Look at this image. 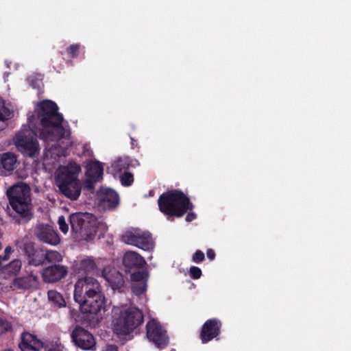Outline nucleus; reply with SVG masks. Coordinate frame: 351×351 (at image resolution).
Listing matches in <instances>:
<instances>
[{"label":"nucleus","mask_w":351,"mask_h":351,"mask_svg":"<svg viewBox=\"0 0 351 351\" xmlns=\"http://www.w3.org/2000/svg\"><path fill=\"white\" fill-rule=\"evenodd\" d=\"M56 103L51 100H43L38 103L36 114L43 128L38 136L45 141H58L69 135L63 126L64 118L58 112Z\"/></svg>","instance_id":"1"},{"label":"nucleus","mask_w":351,"mask_h":351,"mask_svg":"<svg viewBox=\"0 0 351 351\" xmlns=\"http://www.w3.org/2000/svg\"><path fill=\"white\" fill-rule=\"evenodd\" d=\"M81 167L75 162H69L59 169L56 178L60 193L72 201L77 200L82 191V184L77 178Z\"/></svg>","instance_id":"2"},{"label":"nucleus","mask_w":351,"mask_h":351,"mask_svg":"<svg viewBox=\"0 0 351 351\" xmlns=\"http://www.w3.org/2000/svg\"><path fill=\"white\" fill-rule=\"evenodd\" d=\"M159 210L167 216L181 217L193 208L190 199L182 191L177 189L162 193L158 199Z\"/></svg>","instance_id":"3"},{"label":"nucleus","mask_w":351,"mask_h":351,"mask_svg":"<svg viewBox=\"0 0 351 351\" xmlns=\"http://www.w3.org/2000/svg\"><path fill=\"white\" fill-rule=\"evenodd\" d=\"M115 311L114 331L121 335H126L141 326L144 321L141 310L135 306L123 307Z\"/></svg>","instance_id":"4"},{"label":"nucleus","mask_w":351,"mask_h":351,"mask_svg":"<svg viewBox=\"0 0 351 351\" xmlns=\"http://www.w3.org/2000/svg\"><path fill=\"white\" fill-rule=\"evenodd\" d=\"M7 196L11 207L16 214L25 221L29 220L32 215L29 187L25 184L14 185L8 190Z\"/></svg>","instance_id":"5"},{"label":"nucleus","mask_w":351,"mask_h":351,"mask_svg":"<svg viewBox=\"0 0 351 351\" xmlns=\"http://www.w3.org/2000/svg\"><path fill=\"white\" fill-rule=\"evenodd\" d=\"M69 221L75 236L85 241L93 239L97 233L94 215L88 213H75L70 215Z\"/></svg>","instance_id":"6"},{"label":"nucleus","mask_w":351,"mask_h":351,"mask_svg":"<svg viewBox=\"0 0 351 351\" xmlns=\"http://www.w3.org/2000/svg\"><path fill=\"white\" fill-rule=\"evenodd\" d=\"M14 141L17 149L23 156L32 158L39 154V144L31 129L24 128L19 131Z\"/></svg>","instance_id":"7"},{"label":"nucleus","mask_w":351,"mask_h":351,"mask_svg":"<svg viewBox=\"0 0 351 351\" xmlns=\"http://www.w3.org/2000/svg\"><path fill=\"white\" fill-rule=\"evenodd\" d=\"M101 291V286L97 280L93 277L85 276L78 279L75 282L73 298L75 301L79 303Z\"/></svg>","instance_id":"8"},{"label":"nucleus","mask_w":351,"mask_h":351,"mask_svg":"<svg viewBox=\"0 0 351 351\" xmlns=\"http://www.w3.org/2000/svg\"><path fill=\"white\" fill-rule=\"evenodd\" d=\"M121 240L125 243L134 245L143 250H152L154 245L152 234L140 229L126 231L122 235Z\"/></svg>","instance_id":"9"},{"label":"nucleus","mask_w":351,"mask_h":351,"mask_svg":"<svg viewBox=\"0 0 351 351\" xmlns=\"http://www.w3.org/2000/svg\"><path fill=\"white\" fill-rule=\"evenodd\" d=\"M71 342L83 350H95L96 339L93 335L81 326L77 325L71 332Z\"/></svg>","instance_id":"10"},{"label":"nucleus","mask_w":351,"mask_h":351,"mask_svg":"<svg viewBox=\"0 0 351 351\" xmlns=\"http://www.w3.org/2000/svg\"><path fill=\"white\" fill-rule=\"evenodd\" d=\"M146 337L159 349H164L169 344L167 331L156 319H152L146 324Z\"/></svg>","instance_id":"11"},{"label":"nucleus","mask_w":351,"mask_h":351,"mask_svg":"<svg viewBox=\"0 0 351 351\" xmlns=\"http://www.w3.org/2000/svg\"><path fill=\"white\" fill-rule=\"evenodd\" d=\"M80 309L82 314L97 315L101 310H105L106 298L103 291L80 302Z\"/></svg>","instance_id":"12"},{"label":"nucleus","mask_w":351,"mask_h":351,"mask_svg":"<svg viewBox=\"0 0 351 351\" xmlns=\"http://www.w3.org/2000/svg\"><path fill=\"white\" fill-rule=\"evenodd\" d=\"M221 322L217 318L209 319L203 324L200 338L203 343H206L217 337L221 332Z\"/></svg>","instance_id":"13"},{"label":"nucleus","mask_w":351,"mask_h":351,"mask_svg":"<svg viewBox=\"0 0 351 351\" xmlns=\"http://www.w3.org/2000/svg\"><path fill=\"white\" fill-rule=\"evenodd\" d=\"M35 235L39 241L51 245H57L60 242L58 233L47 224L38 225L35 230Z\"/></svg>","instance_id":"14"},{"label":"nucleus","mask_w":351,"mask_h":351,"mask_svg":"<svg viewBox=\"0 0 351 351\" xmlns=\"http://www.w3.org/2000/svg\"><path fill=\"white\" fill-rule=\"evenodd\" d=\"M68 274L67 267L60 264H53L45 267L42 271L44 282L54 283L64 278Z\"/></svg>","instance_id":"15"},{"label":"nucleus","mask_w":351,"mask_h":351,"mask_svg":"<svg viewBox=\"0 0 351 351\" xmlns=\"http://www.w3.org/2000/svg\"><path fill=\"white\" fill-rule=\"evenodd\" d=\"M23 251L29 265L39 266L45 264V251L36 248L33 243H25Z\"/></svg>","instance_id":"16"},{"label":"nucleus","mask_w":351,"mask_h":351,"mask_svg":"<svg viewBox=\"0 0 351 351\" xmlns=\"http://www.w3.org/2000/svg\"><path fill=\"white\" fill-rule=\"evenodd\" d=\"M43 342L35 335L25 331L21 335L19 348L21 351H40L43 348Z\"/></svg>","instance_id":"17"},{"label":"nucleus","mask_w":351,"mask_h":351,"mask_svg":"<svg viewBox=\"0 0 351 351\" xmlns=\"http://www.w3.org/2000/svg\"><path fill=\"white\" fill-rule=\"evenodd\" d=\"M132 290L134 294L139 296L147 291L148 274L146 271H134L130 275Z\"/></svg>","instance_id":"18"},{"label":"nucleus","mask_w":351,"mask_h":351,"mask_svg":"<svg viewBox=\"0 0 351 351\" xmlns=\"http://www.w3.org/2000/svg\"><path fill=\"white\" fill-rule=\"evenodd\" d=\"M11 287L23 290L37 289L39 287L38 276L31 273L27 276L15 278Z\"/></svg>","instance_id":"19"},{"label":"nucleus","mask_w":351,"mask_h":351,"mask_svg":"<svg viewBox=\"0 0 351 351\" xmlns=\"http://www.w3.org/2000/svg\"><path fill=\"white\" fill-rule=\"evenodd\" d=\"M123 263L128 269H139L146 265V261L143 256L134 251H128L123 258Z\"/></svg>","instance_id":"20"},{"label":"nucleus","mask_w":351,"mask_h":351,"mask_svg":"<svg viewBox=\"0 0 351 351\" xmlns=\"http://www.w3.org/2000/svg\"><path fill=\"white\" fill-rule=\"evenodd\" d=\"M99 198L101 204L108 209L115 208L119 201L118 193L115 191L108 188L101 189Z\"/></svg>","instance_id":"21"},{"label":"nucleus","mask_w":351,"mask_h":351,"mask_svg":"<svg viewBox=\"0 0 351 351\" xmlns=\"http://www.w3.org/2000/svg\"><path fill=\"white\" fill-rule=\"evenodd\" d=\"M17 162L16 156L12 152H5L0 154V175L8 176L14 169Z\"/></svg>","instance_id":"22"},{"label":"nucleus","mask_w":351,"mask_h":351,"mask_svg":"<svg viewBox=\"0 0 351 351\" xmlns=\"http://www.w3.org/2000/svg\"><path fill=\"white\" fill-rule=\"evenodd\" d=\"M131 166L132 160L130 158L127 156L121 157L114 160L110 167L107 168V172L115 176L122 172L128 171Z\"/></svg>","instance_id":"23"},{"label":"nucleus","mask_w":351,"mask_h":351,"mask_svg":"<svg viewBox=\"0 0 351 351\" xmlns=\"http://www.w3.org/2000/svg\"><path fill=\"white\" fill-rule=\"evenodd\" d=\"M106 278L113 290H117L119 292L124 291L125 280L124 276L119 271L113 270L106 276Z\"/></svg>","instance_id":"24"},{"label":"nucleus","mask_w":351,"mask_h":351,"mask_svg":"<svg viewBox=\"0 0 351 351\" xmlns=\"http://www.w3.org/2000/svg\"><path fill=\"white\" fill-rule=\"evenodd\" d=\"M104 167L102 163L99 161H93L86 167V176L87 178H92L96 181H100L102 179Z\"/></svg>","instance_id":"25"},{"label":"nucleus","mask_w":351,"mask_h":351,"mask_svg":"<svg viewBox=\"0 0 351 351\" xmlns=\"http://www.w3.org/2000/svg\"><path fill=\"white\" fill-rule=\"evenodd\" d=\"M78 271L86 274H95L97 271L96 263L90 258L82 259L79 264Z\"/></svg>","instance_id":"26"},{"label":"nucleus","mask_w":351,"mask_h":351,"mask_svg":"<svg viewBox=\"0 0 351 351\" xmlns=\"http://www.w3.org/2000/svg\"><path fill=\"white\" fill-rule=\"evenodd\" d=\"M11 110L5 106V101L0 99V131L5 128V121L11 119Z\"/></svg>","instance_id":"27"},{"label":"nucleus","mask_w":351,"mask_h":351,"mask_svg":"<svg viewBox=\"0 0 351 351\" xmlns=\"http://www.w3.org/2000/svg\"><path fill=\"white\" fill-rule=\"evenodd\" d=\"M49 301L58 308L65 307L66 301L62 295L56 290H49L47 292Z\"/></svg>","instance_id":"28"},{"label":"nucleus","mask_w":351,"mask_h":351,"mask_svg":"<svg viewBox=\"0 0 351 351\" xmlns=\"http://www.w3.org/2000/svg\"><path fill=\"white\" fill-rule=\"evenodd\" d=\"M22 263L19 259H14L3 267V273L8 277L16 276L21 271Z\"/></svg>","instance_id":"29"},{"label":"nucleus","mask_w":351,"mask_h":351,"mask_svg":"<svg viewBox=\"0 0 351 351\" xmlns=\"http://www.w3.org/2000/svg\"><path fill=\"white\" fill-rule=\"evenodd\" d=\"M45 264L60 263L62 261V256L56 250H47L45 252Z\"/></svg>","instance_id":"30"},{"label":"nucleus","mask_w":351,"mask_h":351,"mask_svg":"<svg viewBox=\"0 0 351 351\" xmlns=\"http://www.w3.org/2000/svg\"><path fill=\"white\" fill-rule=\"evenodd\" d=\"M120 181L123 186H129L132 185L134 182V176L129 171H125L120 176Z\"/></svg>","instance_id":"31"},{"label":"nucleus","mask_w":351,"mask_h":351,"mask_svg":"<svg viewBox=\"0 0 351 351\" xmlns=\"http://www.w3.org/2000/svg\"><path fill=\"white\" fill-rule=\"evenodd\" d=\"M81 49L82 46L80 44H73L67 47L66 51L71 58H74L78 56Z\"/></svg>","instance_id":"32"},{"label":"nucleus","mask_w":351,"mask_h":351,"mask_svg":"<svg viewBox=\"0 0 351 351\" xmlns=\"http://www.w3.org/2000/svg\"><path fill=\"white\" fill-rule=\"evenodd\" d=\"M189 274L193 279H199L202 276V270L199 267L196 266H191L189 269Z\"/></svg>","instance_id":"33"},{"label":"nucleus","mask_w":351,"mask_h":351,"mask_svg":"<svg viewBox=\"0 0 351 351\" xmlns=\"http://www.w3.org/2000/svg\"><path fill=\"white\" fill-rule=\"evenodd\" d=\"M205 258V255L201 250H197L192 256V261L195 263H202Z\"/></svg>","instance_id":"34"},{"label":"nucleus","mask_w":351,"mask_h":351,"mask_svg":"<svg viewBox=\"0 0 351 351\" xmlns=\"http://www.w3.org/2000/svg\"><path fill=\"white\" fill-rule=\"evenodd\" d=\"M58 223L59 225V228H60V230L63 233L66 234L69 230V226L66 223L64 216L62 215L58 217Z\"/></svg>","instance_id":"35"},{"label":"nucleus","mask_w":351,"mask_h":351,"mask_svg":"<svg viewBox=\"0 0 351 351\" xmlns=\"http://www.w3.org/2000/svg\"><path fill=\"white\" fill-rule=\"evenodd\" d=\"M97 181L92 179L87 178L86 180L84 182V189L88 191H93L95 189V182Z\"/></svg>","instance_id":"36"},{"label":"nucleus","mask_w":351,"mask_h":351,"mask_svg":"<svg viewBox=\"0 0 351 351\" xmlns=\"http://www.w3.org/2000/svg\"><path fill=\"white\" fill-rule=\"evenodd\" d=\"M12 330V325L7 322H0V334Z\"/></svg>","instance_id":"37"},{"label":"nucleus","mask_w":351,"mask_h":351,"mask_svg":"<svg viewBox=\"0 0 351 351\" xmlns=\"http://www.w3.org/2000/svg\"><path fill=\"white\" fill-rule=\"evenodd\" d=\"M12 252V249L10 246H7L5 248V254L3 256V260L4 261H8L10 258V254Z\"/></svg>","instance_id":"38"},{"label":"nucleus","mask_w":351,"mask_h":351,"mask_svg":"<svg viewBox=\"0 0 351 351\" xmlns=\"http://www.w3.org/2000/svg\"><path fill=\"white\" fill-rule=\"evenodd\" d=\"M196 218V214L195 213H189L186 216L185 220L187 222H191L193 221Z\"/></svg>","instance_id":"39"},{"label":"nucleus","mask_w":351,"mask_h":351,"mask_svg":"<svg viewBox=\"0 0 351 351\" xmlns=\"http://www.w3.org/2000/svg\"><path fill=\"white\" fill-rule=\"evenodd\" d=\"M206 255L208 258H209L210 261H213L215 258V252L212 249H208L206 252Z\"/></svg>","instance_id":"40"},{"label":"nucleus","mask_w":351,"mask_h":351,"mask_svg":"<svg viewBox=\"0 0 351 351\" xmlns=\"http://www.w3.org/2000/svg\"><path fill=\"white\" fill-rule=\"evenodd\" d=\"M104 351H119V349L116 345H108Z\"/></svg>","instance_id":"41"},{"label":"nucleus","mask_w":351,"mask_h":351,"mask_svg":"<svg viewBox=\"0 0 351 351\" xmlns=\"http://www.w3.org/2000/svg\"><path fill=\"white\" fill-rule=\"evenodd\" d=\"M34 119V114H32L31 116L28 117V121H29V123L30 124L32 123Z\"/></svg>","instance_id":"42"},{"label":"nucleus","mask_w":351,"mask_h":351,"mask_svg":"<svg viewBox=\"0 0 351 351\" xmlns=\"http://www.w3.org/2000/svg\"><path fill=\"white\" fill-rule=\"evenodd\" d=\"M130 139H131L132 146V147H134V146L135 145L134 143H136V141L132 137H130Z\"/></svg>","instance_id":"43"},{"label":"nucleus","mask_w":351,"mask_h":351,"mask_svg":"<svg viewBox=\"0 0 351 351\" xmlns=\"http://www.w3.org/2000/svg\"><path fill=\"white\" fill-rule=\"evenodd\" d=\"M3 258V256L0 255V265H1L2 261H4Z\"/></svg>","instance_id":"44"},{"label":"nucleus","mask_w":351,"mask_h":351,"mask_svg":"<svg viewBox=\"0 0 351 351\" xmlns=\"http://www.w3.org/2000/svg\"><path fill=\"white\" fill-rule=\"evenodd\" d=\"M3 351H12L11 349H5V350H3Z\"/></svg>","instance_id":"45"},{"label":"nucleus","mask_w":351,"mask_h":351,"mask_svg":"<svg viewBox=\"0 0 351 351\" xmlns=\"http://www.w3.org/2000/svg\"><path fill=\"white\" fill-rule=\"evenodd\" d=\"M2 246H1V243H0V250L1 249Z\"/></svg>","instance_id":"46"}]
</instances>
